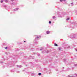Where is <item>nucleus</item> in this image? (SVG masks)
Returning a JSON list of instances; mask_svg holds the SVG:
<instances>
[{
  "label": "nucleus",
  "mask_w": 77,
  "mask_h": 77,
  "mask_svg": "<svg viewBox=\"0 0 77 77\" xmlns=\"http://www.w3.org/2000/svg\"><path fill=\"white\" fill-rule=\"evenodd\" d=\"M54 45H55V46H56V47H57V44H54Z\"/></svg>",
  "instance_id": "423d86ee"
},
{
  "label": "nucleus",
  "mask_w": 77,
  "mask_h": 77,
  "mask_svg": "<svg viewBox=\"0 0 77 77\" xmlns=\"http://www.w3.org/2000/svg\"><path fill=\"white\" fill-rule=\"evenodd\" d=\"M42 49H41L40 50H42V49H43V48L42 47Z\"/></svg>",
  "instance_id": "2eb2a0df"
},
{
  "label": "nucleus",
  "mask_w": 77,
  "mask_h": 77,
  "mask_svg": "<svg viewBox=\"0 0 77 77\" xmlns=\"http://www.w3.org/2000/svg\"><path fill=\"white\" fill-rule=\"evenodd\" d=\"M68 77H71V76H68Z\"/></svg>",
  "instance_id": "f3484780"
},
{
  "label": "nucleus",
  "mask_w": 77,
  "mask_h": 77,
  "mask_svg": "<svg viewBox=\"0 0 77 77\" xmlns=\"http://www.w3.org/2000/svg\"><path fill=\"white\" fill-rule=\"evenodd\" d=\"M69 20V18H68L66 19V20Z\"/></svg>",
  "instance_id": "9d476101"
},
{
  "label": "nucleus",
  "mask_w": 77,
  "mask_h": 77,
  "mask_svg": "<svg viewBox=\"0 0 77 77\" xmlns=\"http://www.w3.org/2000/svg\"><path fill=\"white\" fill-rule=\"evenodd\" d=\"M7 48H8L7 47H6L5 48V49H7Z\"/></svg>",
  "instance_id": "dca6fc26"
},
{
  "label": "nucleus",
  "mask_w": 77,
  "mask_h": 77,
  "mask_svg": "<svg viewBox=\"0 0 77 77\" xmlns=\"http://www.w3.org/2000/svg\"><path fill=\"white\" fill-rule=\"evenodd\" d=\"M11 1H12V2H13V1H14V0H11Z\"/></svg>",
  "instance_id": "a211bd4d"
},
{
  "label": "nucleus",
  "mask_w": 77,
  "mask_h": 77,
  "mask_svg": "<svg viewBox=\"0 0 77 77\" xmlns=\"http://www.w3.org/2000/svg\"><path fill=\"white\" fill-rule=\"evenodd\" d=\"M17 66L18 67V68H21V67H22V66H21L17 65Z\"/></svg>",
  "instance_id": "7ed1b4c3"
},
{
  "label": "nucleus",
  "mask_w": 77,
  "mask_h": 77,
  "mask_svg": "<svg viewBox=\"0 0 77 77\" xmlns=\"http://www.w3.org/2000/svg\"><path fill=\"white\" fill-rule=\"evenodd\" d=\"M5 2H6V3H7V2H8V1H7V0H5Z\"/></svg>",
  "instance_id": "1a4fd4ad"
},
{
  "label": "nucleus",
  "mask_w": 77,
  "mask_h": 77,
  "mask_svg": "<svg viewBox=\"0 0 77 77\" xmlns=\"http://www.w3.org/2000/svg\"><path fill=\"white\" fill-rule=\"evenodd\" d=\"M1 3H3V1H1Z\"/></svg>",
  "instance_id": "f8f14e48"
},
{
  "label": "nucleus",
  "mask_w": 77,
  "mask_h": 77,
  "mask_svg": "<svg viewBox=\"0 0 77 77\" xmlns=\"http://www.w3.org/2000/svg\"><path fill=\"white\" fill-rule=\"evenodd\" d=\"M46 33L47 34H49L50 33V31H47Z\"/></svg>",
  "instance_id": "f03ea898"
},
{
  "label": "nucleus",
  "mask_w": 77,
  "mask_h": 77,
  "mask_svg": "<svg viewBox=\"0 0 77 77\" xmlns=\"http://www.w3.org/2000/svg\"><path fill=\"white\" fill-rule=\"evenodd\" d=\"M76 51H77V50H76Z\"/></svg>",
  "instance_id": "412c9836"
},
{
  "label": "nucleus",
  "mask_w": 77,
  "mask_h": 77,
  "mask_svg": "<svg viewBox=\"0 0 77 77\" xmlns=\"http://www.w3.org/2000/svg\"><path fill=\"white\" fill-rule=\"evenodd\" d=\"M58 50H61V48H58Z\"/></svg>",
  "instance_id": "39448f33"
},
{
  "label": "nucleus",
  "mask_w": 77,
  "mask_h": 77,
  "mask_svg": "<svg viewBox=\"0 0 77 77\" xmlns=\"http://www.w3.org/2000/svg\"><path fill=\"white\" fill-rule=\"evenodd\" d=\"M36 38L38 39V38H39V37H37Z\"/></svg>",
  "instance_id": "ddd939ff"
},
{
  "label": "nucleus",
  "mask_w": 77,
  "mask_h": 77,
  "mask_svg": "<svg viewBox=\"0 0 77 77\" xmlns=\"http://www.w3.org/2000/svg\"><path fill=\"white\" fill-rule=\"evenodd\" d=\"M51 21H49V24H51Z\"/></svg>",
  "instance_id": "9b49d317"
},
{
  "label": "nucleus",
  "mask_w": 77,
  "mask_h": 77,
  "mask_svg": "<svg viewBox=\"0 0 77 77\" xmlns=\"http://www.w3.org/2000/svg\"><path fill=\"white\" fill-rule=\"evenodd\" d=\"M18 10V8H17L16 9H14V11H17V10Z\"/></svg>",
  "instance_id": "f257e3e1"
},
{
  "label": "nucleus",
  "mask_w": 77,
  "mask_h": 77,
  "mask_svg": "<svg viewBox=\"0 0 77 77\" xmlns=\"http://www.w3.org/2000/svg\"><path fill=\"white\" fill-rule=\"evenodd\" d=\"M38 75H41V73H39L38 74Z\"/></svg>",
  "instance_id": "0eeeda50"
},
{
  "label": "nucleus",
  "mask_w": 77,
  "mask_h": 77,
  "mask_svg": "<svg viewBox=\"0 0 77 77\" xmlns=\"http://www.w3.org/2000/svg\"><path fill=\"white\" fill-rule=\"evenodd\" d=\"M63 1H65V0H63Z\"/></svg>",
  "instance_id": "aec40b11"
},
{
  "label": "nucleus",
  "mask_w": 77,
  "mask_h": 77,
  "mask_svg": "<svg viewBox=\"0 0 77 77\" xmlns=\"http://www.w3.org/2000/svg\"><path fill=\"white\" fill-rule=\"evenodd\" d=\"M69 6H73V4L72 3L70 4L69 5Z\"/></svg>",
  "instance_id": "20e7f679"
},
{
  "label": "nucleus",
  "mask_w": 77,
  "mask_h": 77,
  "mask_svg": "<svg viewBox=\"0 0 77 77\" xmlns=\"http://www.w3.org/2000/svg\"><path fill=\"white\" fill-rule=\"evenodd\" d=\"M24 42H26V41H24Z\"/></svg>",
  "instance_id": "6ab92c4d"
},
{
  "label": "nucleus",
  "mask_w": 77,
  "mask_h": 77,
  "mask_svg": "<svg viewBox=\"0 0 77 77\" xmlns=\"http://www.w3.org/2000/svg\"><path fill=\"white\" fill-rule=\"evenodd\" d=\"M62 1H63V0H60V1L61 2H62Z\"/></svg>",
  "instance_id": "4468645a"
},
{
  "label": "nucleus",
  "mask_w": 77,
  "mask_h": 77,
  "mask_svg": "<svg viewBox=\"0 0 77 77\" xmlns=\"http://www.w3.org/2000/svg\"><path fill=\"white\" fill-rule=\"evenodd\" d=\"M56 17H55V16H53V18L54 19V18H55Z\"/></svg>",
  "instance_id": "6e6552de"
}]
</instances>
